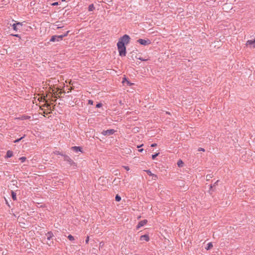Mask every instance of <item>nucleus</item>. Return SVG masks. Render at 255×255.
Returning <instances> with one entry per match:
<instances>
[{"label":"nucleus","instance_id":"1","mask_svg":"<svg viewBox=\"0 0 255 255\" xmlns=\"http://www.w3.org/2000/svg\"><path fill=\"white\" fill-rule=\"evenodd\" d=\"M130 37L127 35L125 34L119 40L117 43L118 49L119 52V55L121 56H125L126 55V48L125 44H128L129 42Z\"/></svg>","mask_w":255,"mask_h":255},{"label":"nucleus","instance_id":"2","mask_svg":"<svg viewBox=\"0 0 255 255\" xmlns=\"http://www.w3.org/2000/svg\"><path fill=\"white\" fill-rule=\"evenodd\" d=\"M64 161L67 162L70 165H75V163L73 161V160L68 155H64Z\"/></svg>","mask_w":255,"mask_h":255},{"label":"nucleus","instance_id":"3","mask_svg":"<svg viewBox=\"0 0 255 255\" xmlns=\"http://www.w3.org/2000/svg\"><path fill=\"white\" fill-rule=\"evenodd\" d=\"M137 42L143 45H147L151 43V41L149 39H139Z\"/></svg>","mask_w":255,"mask_h":255},{"label":"nucleus","instance_id":"4","mask_svg":"<svg viewBox=\"0 0 255 255\" xmlns=\"http://www.w3.org/2000/svg\"><path fill=\"white\" fill-rule=\"evenodd\" d=\"M115 130L113 129H108L106 130H103L102 132L104 135L109 136L114 133Z\"/></svg>","mask_w":255,"mask_h":255},{"label":"nucleus","instance_id":"5","mask_svg":"<svg viewBox=\"0 0 255 255\" xmlns=\"http://www.w3.org/2000/svg\"><path fill=\"white\" fill-rule=\"evenodd\" d=\"M147 223V221L146 220H143L139 222L137 225L136 228L139 229L141 227L144 226Z\"/></svg>","mask_w":255,"mask_h":255},{"label":"nucleus","instance_id":"6","mask_svg":"<svg viewBox=\"0 0 255 255\" xmlns=\"http://www.w3.org/2000/svg\"><path fill=\"white\" fill-rule=\"evenodd\" d=\"M246 45H251L253 48H255V38L253 40H249L246 42Z\"/></svg>","mask_w":255,"mask_h":255},{"label":"nucleus","instance_id":"7","mask_svg":"<svg viewBox=\"0 0 255 255\" xmlns=\"http://www.w3.org/2000/svg\"><path fill=\"white\" fill-rule=\"evenodd\" d=\"M17 26H22V24L20 22H16L12 24V28L14 30L17 31L18 30Z\"/></svg>","mask_w":255,"mask_h":255},{"label":"nucleus","instance_id":"8","mask_svg":"<svg viewBox=\"0 0 255 255\" xmlns=\"http://www.w3.org/2000/svg\"><path fill=\"white\" fill-rule=\"evenodd\" d=\"M140 239L141 241H145L148 242L149 240V237L147 235H144L140 236Z\"/></svg>","mask_w":255,"mask_h":255},{"label":"nucleus","instance_id":"9","mask_svg":"<svg viewBox=\"0 0 255 255\" xmlns=\"http://www.w3.org/2000/svg\"><path fill=\"white\" fill-rule=\"evenodd\" d=\"M71 149L76 152L82 151V148L79 146H72Z\"/></svg>","mask_w":255,"mask_h":255},{"label":"nucleus","instance_id":"10","mask_svg":"<svg viewBox=\"0 0 255 255\" xmlns=\"http://www.w3.org/2000/svg\"><path fill=\"white\" fill-rule=\"evenodd\" d=\"M45 236L47 238V240L50 241L51 240V239L53 237V235L52 232H48L47 234H46Z\"/></svg>","mask_w":255,"mask_h":255},{"label":"nucleus","instance_id":"11","mask_svg":"<svg viewBox=\"0 0 255 255\" xmlns=\"http://www.w3.org/2000/svg\"><path fill=\"white\" fill-rule=\"evenodd\" d=\"M12 155H13L12 151L11 150H8L6 152V154L5 157L6 158H10V157H12Z\"/></svg>","mask_w":255,"mask_h":255},{"label":"nucleus","instance_id":"12","mask_svg":"<svg viewBox=\"0 0 255 255\" xmlns=\"http://www.w3.org/2000/svg\"><path fill=\"white\" fill-rule=\"evenodd\" d=\"M50 42L58 41V39L57 38V35L52 36L50 39Z\"/></svg>","mask_w":255,"mask_h":255},{"label":"nucleus","instance_id":"13","mask_svg":"<svg viewBox=\"0 0 255 255\" xmlns=\"http://www.w3.org/2000/svg\"><path fill=\"white\" fill-rule=\"evenodd\" d=\"M95 6L93 4H91L89 5L88 10L90 11H92L95 9Z\"/></svg>","mask_w":255,"mask_h":255},{"label":"nucleus","instance_id":"14","mask_svg":"<svg viewBox=\"0 0 255 255\" xmlns=\"http://www.w3.org/2000/svg\"><path fill=\"white\" fill-rule=\"evenodd\" d=\"M11 196H12V199L13 200H16V194L13 191H11Z\"/></svg>","mask_w":255,"mask_h":255},{"label":"nucleus","instance_id":"15","mask_svg":"<svg viewBox=\"0 0 255 255\" xmlns=\"http://www.w3.org/2000/svg\"><path fill=\"white\" fill-rule=\"evenodd\" d=\"M212 247H213L212 243H209L207 244V247H206V249L207 250H210V249H211Z\"/></svg>","mask_w":255,"mask_h":255},{"label":"nucleus","instance_id":"16","mask_svg":"<svg viewBox=\"0 0 255 255\" xmlns=\"http://www.w3.org/2000/svg\"><path fill=\"white\" fill-rule=\"evenodd\" d=\"M25 137V135H24L23 136L21 137L20 138H18L16 140H15L13 142L14 143H17L19 141H20L22 138H23L24 137Z\"/></svg>","mask_w":255,"mask_h":255},{"label":"nucleus","instance_id":"17","mask_svg":"<svg viewBox=\"0 0 255 255\" xmlns=\"http://www.w3.org/2000/svg\"><path fill=\"white\" fill-rule=\"evenodd\" d=\"M115 200L116 201L119 202L121 200V197L119 195H117L115 197Z\"/></svg>","mask_w":255,"mask_h":255},{"label":"nucleus","instance_id":"18","mask_svg":"<svg viewBox=\"0 0 255 255\" xmlns=\"http://www.w3.org/2000/svg\"><path fill=\"white\" fill-rule=\"evenodd\" d=\"M183 164V161L181 160H179L177 162V164H178L179 167L182 166Z\"/></svg>","mask_w":255,"mask_h":255},{"label":"nucleus","instance_id":"19","mask_svg":"<svg viewBox=\"0 0 255 255\" xmlns=\"http://www.w3.org/2000/svg\"><path fill=\"white\" fill-rule=\"evenodd\" d=\"M218 181H219V180H217L216 182H215V183H214L213 185H212V184H211V185H210V190H209V192H211L212 188L213 187L215 186V185L217 184V183L218 182Z\"/></svg>","mask_w":255,"mask_h":255},{"label":"nucleus","instance_id":"20","mask_svg":"<svg viewBox=\"0 0 255 255\" xmlns=\"http://www.w3.org/2000/svg\"><path fill=\"white\" fill-rule=\"evenodd\" d=\"M126 81L127 82V84H128V85H130L131 84H130V83H129V81H128L127 80V79H126V78H123L122 82H123V83H124Z\"/></svg>","mask_w":255,"mask_h":255},{"label":"nucleus","instance_id":"21","mask_svg":"<svg viewBox=\"0 0 255 255\" xmlns=\"http://www.w3.org/2000/svg\"><path fill=\"white\" fill-rule=\"evenodd\" d=\"M19 159L21 161V162H24L26 160V158L25 157L23 156L19 158Z\"/></svg>","mask_w":255,"mask_h":255},{"label":"nucleus","instance_id":"22","mask_svg":"<svg viewBox=\"0 0 255 255\" xmlns=\"http://www.w3.org/2000/svg\"><path fill=\"white\" fill-rule=\"evenodd\" d=\"M145 171L150 176L153 175V173L149 170H146Z\"/></svg>","mask_w":255,"mask_h":255},{"label":"nucleus","instance_id":"23","mask_svg":"<svg viewBox=\"0 0 255 255\" xmlns=\"http://www.w3.org/2000/svg\"><path fill=\"white\" fill-rule=\"evenodd\" d=\"M57 38L58 39V41H59L60 40H62L63 38L64 37L63 36V35H57Z\"/></svg>","mask_w":255,"mask_h":255},{"label":"nucleus","instance_id":"24","mask_svg":"<svg viewBox=\"0 0 255 255\" xmlns=\"http://www.w3.org/2000/svg\"><path fill=\"white\" fill-rule=\"evenodd\" d=\"M68 239L70 240V241H73L74 240V238L73 236H72V235H69L68 236Z\"/></svg>","mask_w":255,"mask_h":255},{"label":"nucleus","instance_id":"25","mask_svg":"<svg viewBox=\"0 0 255 255\" xmlns=\"http://www.w3.org/2000/svg\"><path fill=\"white\" fill-rule=\"evenodd\" d=\"M158 154H159V153H157L156 154L152 155V159L153 160L155 159L156 157L158 155Z\"/></svg>","mask_w":255,"mask_h":255},{"label":"nucleus","instance_id":"26","mask_svg":"<svg viewBox=\"0 0 255 255\" xmlns=\"http://www.w3.org/2000/svg\"><path fill=\"white\" fill-rule=\"evenodd\" d=\"M158 178L157 176L154 174H153V175H152V178L153 180H156Z\"/></svg>","mask_w":255,"mask_h":255},{"label":"nucleus","instance_id":"27","mask_svg":"<svg viewBox=\"0 0 255 255\" xmlns=\"http://www.w3.org/2000/svg\"><path fill=\"white\" fill-rule=\"evenodd\" d=\"M138 59L139 60H141V61H145L147 60V59H145V58H143L142 57H139Z\"/></svg>","mask_w":255,"mask_h":255},{"label":"nucleus","instance_id":"28","mask_svg":"<svg viewBox=\"0 0 255 255\" xmlns=\"http://www.w3.org/2000/svg\"><path fill=\"white\" fill-rule=\"evenodd\" d=\"M102 106V104L101 103H98L96 105L97 108H101Z\"/></svg>","mask_w":255,"mask_h":255},{"label":"nucleus","instance_id":"29","mask_svg":"<svg viewBox=\"0 0 255 255\" xmlns=\"http://www.w3.org/2000/svg\"><path fill=\"white\" fill-rule=\"evenodd\" d=\"M89 237L87 236V238L86 239V241H85L86 244H88L89 243Z\"/></svg>","mask_w":255,"mask_h":255},{"label":"nucleus","instance_id":"30","mask_svg":"<svg viewBox=\"0 0 255 255\" xmlns=\"http://www.w3.org/2000/svg\"><path fill=\"white\" fill-rule=\"evenodd\" d=\"M88 104L90 105H93V101L91 100H88Z\"/></svg>","mask_w":255,"mask_h":255},{"label":"nucleus","instance_id":"31","mask_svg":"<svg viewBox=\"0 0 255 255\" xmlns=\"http://www.w3.org/2000/svg\"><path fill=\"white\" fill-rule=\"evenodd\" d=\"M58 4V2H53V3H52V5H53V6L57 5Z\"/></svg>","mask_w":255,"mask_h":255},{"label":"nucleus","instance_id":"32","mask_svg":"<svg viewBox=\"0 0 255 255\" xmlns=\"http://www.w3.org/2000/svg\"><path fill=\"white\" fill-rule=\"evenodd\" d=\"M69 31H67L65 33H64V34H62L63 35V36L64 37L65 36H66L68 34V33H69Z\"/></svg>","mask_w":255,"mask_h":255},{"label":"nucleus","instance_id":"33","mask_svg":"<svg viewBox=\"0 0 255 255\" xmlns=\"http://www.w3.org/2000/svg\"><path fill=\"white\" fill-rule=\"evenodd\" d=\"M198 150L199 151H205V149L203 148H201V147H200L199 149H198Z\"/></svg>","mask_w":255,"mask_h":255},{"label":"nucleus","instance_id":"34","mask_svg":"<svg viewBox=\"0 0 255 255\" xmlns=\"http://www.w3.org/2000/svg\"><path fill=\"white\" fill-rule=\"evenodd\" d=\"M124 168L128 171L129 170V168L128 166H124Z\"/></svg>","mask_w":255,"mask_h":255},{"label":"nucleus","instance_id":"35","mask_svg":"<svg viewBox=\"0 0 255 255\" xmlns=\"http://www.w3.org/2000/svg\"><path fill=\"white\" fill-rule=\"evenodd\" d=\"M56 25L57 26V28H60L62 27V26H60V25H59V24H56Z\"/></svg>","mask_w":255,"mask_h":255},{"label":"nucleus","instance_id":"36","mask_svg":"<svg viewBox=\"0 0 255 255\" xmlns=\"http://www.w3.org/2000/svg\"><path fill=\"white\" fill-rule=\"evenodd\" d=\"M155 146H156V143H152V144L151 145V147H155Z\"/></svg>","mask_w":255,"mask_h":255},{"label":"nucleus","instance_id":"37","mask_svg":"<svg viewBox=\"0 0 255 255\" xmlns=\"http://www.w3.org/2000/svg\"><path fill=\"white\" fill-rule=\"evenodd\" d=\"M14 36H15V37H19V35L18 34H14L13 35Z\"/></svg>","mask_w":255,"mask_h":255},{"label":"nucleus","instance_id":"38","mask_svg":"<svg viewBox=\"0 0 255 255\" xmlns=\"http://www.w3.org/2000/svg\"><path fill=\"white\" fill-rule=\"evenodd\" d=\"M143 150V149H139V150H138V151H139V152H142Z\"/></svg>","mask_w":255,"mask_h":255},{"label":"nucleus","instance_id":"39","mask_svg":"<svg viewBox=\"0 0 255 255\" xmlns=\"http://www.w3.org/2000/svg\"><path fill=\"white\" fill-rule=\"evenodd\" d=\"M210 177H210V176H209V175H208L206 176V178H207H207H210Z\"/></svg>","mask_w":255,"mask_h":255},{"label":"nucleus","instance_id":"40","mask_svg":"<svg viewBox=\"0 0 255 255\" xmlns=\"http://www.w3.org/2000/svg\"><path fill=\"white\" fill-rule=\"evenodd\" d=\"M142 145H141L140 146H137V147L139 148V147L141 146Z\"/></svg>","mask_w":255,"mask_h":255},{"label":"nucleus","instance_id":"41","mask_svg":"<svg viewBox=\"0 0 255 255\" xmlns=\"http://www.w3.org/2000/svg\"><path fill=\"white\" fill-rule=\"evenodd\" d=\"M62 1H65L66 0H61Z\"/></svg>","mask_w":255,"mask_h":255}]
</instances>
